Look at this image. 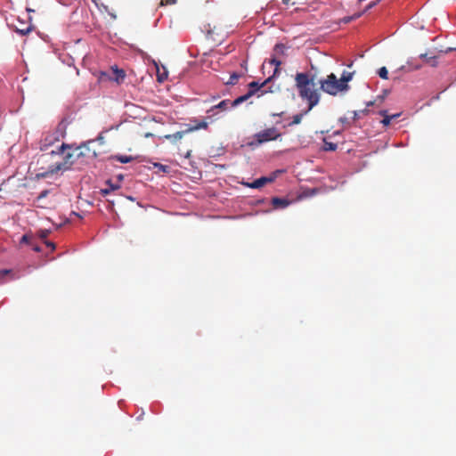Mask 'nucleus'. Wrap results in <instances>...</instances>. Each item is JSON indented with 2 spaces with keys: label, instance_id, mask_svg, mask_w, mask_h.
<instances>
[{
  "label": "nucleus",
  "instance_id": "obj_1",
  "mask_svg": "<svg viewBox=\"0 0 456 456\" xmlns=\"http://www.w3.org/2000/svg\"><path fill=\"white\" fill-rule=\"evenodd\" d=\"M316 73L299 72L296 74L295 82L299 96L308 102V109L299 114L293 116L289 126L297 125L301 122L303 117L307 114L320 102V93L316 88Z\"/></svg>",
  "mask_w": 456,
  "mask_h": 456
},
{
  "label": "nucleus",
  "instance_id": "obj_2",
  "mask_svg": "<svg viewBox=\"0 0 456 456\" xmlns=\"http://www.w3.org/2000/svg\"><path fill=\"white\" fill-rule=\"evenodd\" d=\"M70 149H71L70 145L66 144V143H62L59 147V149H58V153H61V154L64 155L63 162H61V163H58V164L51 166L47 171H44L42 173H37L36 175V177L38 178V179L39 178H45V177H47L50 175L57 173L60 170H62V169L63 170H67V169H69L75 163V161L77 160L76 159V149L72 152H70V151L66 152L65 151L66 150H70Z\"/></svg>",
  "mask_w": 456,
  "mask_h": 456
},
{
  "label": "nucleus",
  "instance_id": "obj_3",
  "mask_svg": "<svg viewBox=\"0 0 456 456\" xmlns=\"http://www.w3.org/2000/svg\"><path fill=\"white\" fill-rule=\"evenodd\" d=\"M281 134L276 127L273 126L255 134L253 135V141L248 142V145L256 147L272 141H276L281 139Z\"/></svg>",
  "mask_w": 456,
  "mask_h": 456
},
{
  "label": "nucleus",
  "instance_id": "obj_4",
  "mask_svg": "<svg viewBox=\"0 0 456 456\" xmlns=\"http://www.w3.org/2000/svg\"><path fill=\"white\" fill-rule=\"evenodd\" d=\"M319 84L322 91L333 96L340 92H345L343 86H340L339 79L334 73H330L325 78L321 79Z\"/></svg>",
  "mask_w": 456,
  "mask_h": 456
},
{
  "label": "nucleus",
  "instance_id": "obj_5",
  "mask_svg": "<svg viewBox=\"0 0 456 456\" xmlns=\"http://www.w3.org/2000/svg\"><path fill=\"white\" fill-rule=\"evenodd\" d=\"M93 142L94 141H89L76 148V159H81V163L88 164L97 158L96 151L90 148V144Z\"/></svg>",
  "mask_w": 456,
  "mask_h": 456
},
{
  "label": "nucleus",
  "instance_id": "obj_6",
  "mask_svg": "<svg viewBox=\"0 0 456 456\" xmlns=\"http://www.w3.org/2000/svg\"><path fill=\"white\" fill-rule=\"evenodd\" d=\"M208 127V124L206 121H200L193 126H190L187 129L183 131H178L172 134H166L164 136L165 139L171 141L172 142H176L177 141L181 140L184 134L200 130V129H207Z\"/></svg>",
  "mask_w": 456,
  "mask_h": 456
},
{
  "label": "nucleus",
  "instance_id": "obj_7",
  "mask_svg": "<svg viewBox=\"0 0 456 456\" xmlns=\"http://www.w3.org/2000/svg\"><path fill=\"white\" fill-rule=\"evenodd\" d=\"M55 141H59V132L55 131L52 134H48L45 136V138L41 141L40 150H46L50 145H52Z\"/></svg>",
  "mask_w": 456,
  "mask_h": 456
},
{
  "label": "nucleus",
  "instance_id": "obj_8",
  "mask_svg": "<svg viewBox=\"0 0 456 456\" xmlns=\"http://www.w3.org/2000/svg\"><path fill=\"white\" fill-rule=\"evenodd\" d=\"M113 72V80L116 81L118 84H121L125 77H126V72L122 69H118L117 66H114L111 68Z\"/></svg>",
  "mask_w": 456,
  "mask_h": 456
},
{
  "label": "nucleus",
  "instance_id": "obj_9",
  "mask_svg": "<svg viewBox=\"0 0 456 456\" xmlns=\"http://www.w3.org/2000/svg\"><path fill=\"white\" fill-rule=\"evenodd\" d=\"M273 180V179L271 177L263 176V177H260V178L255 180L251 183H248V186L249 188L258 189V188L263 187L265 183L272 182Z\"/></svg>",
  "mask_w": 456,
  "mask_h": 456
},
{
  "label": "nucleus",
  "instance_id": "obj_10",
  "mask_svg": "<svg viewBox=\"0 0 456 456\" xmlns=\"http://www.w3.org/2000/svg\"><path fill=\"white\" fill-rule=\"evenodd\" d=\"M253 94H254V91L253 90H248V92L246 94L241 95V96L236 98L234 101H232L231 102V106L232 107H236V106L240 105V103L246 102Z\"/></svg>",
  "mask_w": 456,
  "mask_h": 456
},
{
  "label": "nucleus",
  "instance_id": "obj_11",
  "mask_svg": "<svg viewBox=\"0 0 456 456\" xmlns=\"http://www.w3.org/2000/svg\"><path fill=\"white\" fill-rule=\"evenodd\" d=\"M353 74L349 72H344L339 79L340 86H343L345 91L349 89L348 82L352 79Z\"/></svg>",
  "mask_w": 456,
  "mask_h": 456
},
{
  "label": "nucleus",
  "instance_id": "obj_12",
  "mask_svg": "<svg viewBox=\"0 0 456 456\" xmlns=\"http://www.w3.org/2000/svg\"><path fill=\"white\" fill-rule=\"evenodd\" d=\"M273 79V77H269L267 79H265L262 84H259L256 81H252L248 84L249 90H253L254 94L264 87L265 85H267L271 80Z\"/></svg>",
  "mask_w": 456,
  "mask_h": 456
},
{
  "label": "nucleus",
  "instance_id": "obj_13",
  "mask_svg": "<svg viewBox=\"0 0 456 456\" xmlns=\"http://www.w3.org/2000/svg\"><path fill=\"white\" fill-rule=\"evenodd\" d=\"M231 102L229 100H224L220 102L218 104L213 106L210 110H208V113L213 112L216 109H220L222 110H225L228 109L229 105L231 106Z\"/></svg>",
  "mask_w": 456,
  "mask_h": 456
},
{
  "label": "nucleus",
  "instance_id": "obj_14",
  "mask_svg": "<svg viewBox=\"0 0 456 456\" xmlns=\"http://www.w3.org/2000/svg\"><path fill=\"white\" fill-rule=\"evenodd\" d=\"M272 203L274 208H286L289 205V201L281 198H273Z\"/></svg>",
  "mask_w": 456,
  "mask_h": 456
},
{
  "label": "nucleus",
  "instance_id": "obj_15",
  "mask_svg": "<svg viewBox=\"0 0 456 456\" xmlns=\"http://www.w3.org/2000/svg\"><path fill=\"white\" fill-rule=\"evenodd\" d=\"M419 58L423 59L426 62L430 63L431 66H433V67H436L437 64V62H436L437 56H436V55L428 56V53H421L419 55Z\"/></svg>",
  "mask_w": 456,
  "mask_h": 456
},
{
  "label": "nucleus",
  "instance_id": "obj_16",
  "mask_svg": "<svg viewBox=\"0 0 456 456\" xmlns=\"http://www.w3.org/2000/svg\"><path fill=\"white\" fill-rule=\"evenodd\" d=\"M113 159L118 160L120 163H129L134 159V157L132 156H126V155H115L112 156Z\"/></svg>",
  "mask_w": 456,
  "mask_h": 456
},
{
  "label": "nucleus",
  "instance_id": "obj_17",
  "mask_svg": "<svg viewBox=\"0 0 456 456\" xmlns=\"http://www.w3.org/2000/svg\"><path fill=\"white\" fill-rule=\"evenodd\" d=\"M379 114L381 116H383V119L381 120V123L384 126H387L390 123H391V120H392V118L390 115H388L387 113V110H380L379 111Z\"/></svg>",
  "mask_w": 456,
  "mask_h": 456
},
{
  "label": "nucleus",
  "instance_id": "obj_18",
  "mask_svg": "<svg viewBox=\"0 0 456 456\" xmlns=\"http://www.w3.org/2000/svg\"><path fill=\"white\" fill-rule=\"evenodd\" d=\"M270 64L274 65L275 69L273 74V78L276 77L280 73V66L281 65V61L277 60L276 58H273L270 60Z\"/></svg>",
  "mask_w": 456,
  "mask_h": 456
},
{
  "label": "nucleus",
  "instance_id": "obj_19",
  "mask_svg": "<svg viewBox=\"0 0 456 456\" xmlns=\"http://www.w3.org/2000/svg\"><path fill=\"white\" fill-rule=\"evenodd\" d=\"M337 148H338V145L336 143L331 142H327L326 140H324V144H323L324 151H334L337 150Z\"/></svg>",
  "mask_w": 456,
  "mask_h": 456
},
{
  "label": "nucleus",
  "instance_id": "obj_20",
  "mask_svg": "<svg viewBox=\"0 0 456 456\" xmlns=\"http://www.w3.org/2000/svg\"><path fill=\"white\" fill-rule=\"evenodd\" d=\"M378 74L379 76L383 78V79H387L388 78V71L386 67H381L379 70H378Z\"/></svg>",
  "mask_w": 456,
  "mask_h": 456
},
{
  "label": "nucleus",
  "instance_id": "obj_21",
  "mask_svg": "<svg viewBox=\"0 0 456 456\" xmlns=\"http://www.w3.org/2000/svg\"><path fill=\"white\" fill-rule=\"evenodd\" d=\"M240 77V75L237 73H232L230 77L229 81L226 82L227 85H235Z\"/></svg>",
  "mask_w": 456,
  "mask_h": 456
},
{
  "label": "nucleus",
  "instance_id": "obj_22",
  "mask_svg": "<svg viewBox=\"0 0 456 456\" xmlns=\"http://www.w3.org/2000/svg\"><path fill=\"white\" fill-rule=\"evenodd\" d=\"M31 240H32V237L28 234H24L21 239H20V243L22 244V243H26V244H31Z\"/></svg>",
  "mask_w": 456,
  "mask_h": 456
},
{
  "label": "nucleus",
  "instance_id": "obj_23",
  "mask_svg": "<svg viewBox=\"0 0 456 456\" xmlns=\"http://www.w3.org/2000/svg\"><path fill=\"white\" fill-rule=\"evenodd\" d=\"M175 3H176V0H161L159 5L160 6L171 5V4H175Z\"/></svg>",
  "mask_w": 456,
  "mask_h": 456
},
{
  "label": "nucleus",
  "instance_id": "obj_24",
  "mask_svg": "<svg viewBox=\"0 0 456 456\" xmlns=\"http://www.w3.org/2000/svg\"><path fill=\"white\" fill-rule=\"evenodd\" d=\"M106 186H108L112 191L120 188L118 184H113L110 181L106 183Z\"/></svg>",
  "mask_w": 456,
  "mask_h": 456
},
{
  "label": "nucleus",
  "instance_id": "obj_25",
  "mask_svg": "<svg viewBox=\"0 0 456 456\" xmlns=\"http://www.w3.org/2000/svg\"><path fill=\"white\" fill-rule=\"evenodd\" d=\"M31 31V26H27L24 28V29H17V32H19L20 35H27Z\"/></svg>",
  "mask_w": 456,
  "mask_h": 456
},
{
  "label": "nucleus",
  "instance_id": "obj_26",
  "mask_svg": "<svg viewBox=\"0 0 456 456\" xmlns=\"http://www.w3.org/2000/svg\"><path fill=\"white\" fill-rule=\"evenodd\" d=\"M378 100H379V102H383V100H384V97H383V96H379V97L377 98V100L368 102L366 103V106H367V107H370V106L374 105Z\"/></svg>",
  "mask_w": 456,
  "mask_h": 456
},
{
  "label": "nucleus",
  "instance_id": "obj_27",
  "mask_svg": "<svg viewBox=\"0 0 456 456\" xmlns=\"http://www.w3.org/2000/svg\"><path fill=\"white\" fill-rule=\"evenodd\" d=\"M379 3V0L378 1H374V2H371L367 6H366V9L364 10V12L371 9L372 7L376 6L377 4Z\"/></svg>",
  "mask_w": 456,
  "mask_h": 456
},
{
  "label": "nucleus",
  "instance_id": "obj_28",
  "mask_svg": "<svg viewBox=\"0 0 456 456\" xmlns=\"http://www.w3.org/2000/svg\"><path fill=\"white\" fill-rule=\"evenodd\" d=\"M12 270L10 269H3L0 271V276L4 277V275H7L8 273H11Z\"/></svg>",
  "mask_w": 456,
  "mask_h": 456
},
{
  "label": "nucleus",
  "instance_id": "obj_29",
  "mask_svg": "<svg viewBox=\"0 0 456 456\" xmlns=\"http://www.w3.org/2000/svg\"><path fill=\"white\" fill-rule=\"evenodd\" d=\"M48 192L49 191L47 190H45V191H41L40 194L38 195L37 199L41 200V199L46 197Z\"/></svg>",
  "mask_w": 456,
  "mask_h": 456
},
{
  "label": "nucleus",
  "instance_id": "obj_30",
  "mask_svg": "<svg viewBox=\"0 0 456 456\" xmlns=\"http://www.w3.org/2000/svg\"><path fill=\"white\" fill-rule=\"evenodd\" d=\"M102 191V194H103V195H107V194H109V193H110V191H111V190H110V188L107 186L106 188L102 189V191Z\"/></svg>",
  "mask_w": 456,
  "mask_h": 456
},
{
  "label": "nucleus",
  "instance_id": "obj_31",
  "mask_svg": "<svg viewBox=\"0 0 456 456\" xmlns=\"http://www.w3.org/2000/svg\"><path fill=\"white\" fill-rule=\"evenodd\" d=\"M47 235H48V231L47 230H44V231L40 232V237L41 238L45 239V238L47 237Z\"/></svg>",
  "mask_w": 456,
  "mask_h": 456
},
{
  "label": "nucleus",
  "instance_id": "obj_32",
  "mask_svg": "<svg viewBox=\"0 0 456 456\" xmlns=\"http://www.w3.org/2000/svg\"><path fill=\"white\" fill-rule=\"evenodd\" d=\"M353 20H354V17L348 16V17L344 18V21L346 23L350 22Z\"/></svg>",
  "mask_w": 456,
  "mask_h": 456
},
{
  "label": "nucleus",
  "instance_id": "obj_33",
  "mask_svg": "<svg viewBox=\"0 0 456 456\" xmlns=\"http://www.w3.org/2000/svg\"><path fill=\"white\" fill-rule=\"evenodd\" d=\"M283 48H284L283 45H275V50H279L280 49L281 51H282Z\"/></svg>",
  "mask_w": 456,
  "mask_h": 456
},
{
  "label": "nucleus",
  "instance_id": "obj_34",
  "mask_svg": "<svg viewBox=\"0 0 456 456\" xmlns=\"http://www.w3.org/2000/svg\"><path fill=\"white\" fill-rule=\"evenodd\" d=\"M362 12H358V13H354L352 17H354V20L355 19H358L362 16Z\"/></svg>",
  "mask_w": 456,
  "mask_h": 456
},
{
  "label": "nucleus",
  "instance_id": "obj_35",
  "mask_svg": "<svg viewBox=\"0 0 456 456\" xmlns=\"http://www.w3.org/2000/svg\"><path fill=\"white\" fill-rule=\"evenodd\" d=\"M48 247H51L53 249H54L55 246L53 242H45Z\"/></svg>",
  "mask_w": 456,
  "mask_h": 456
},
{
  "label": "nucleus",
  "instance_id": "obj_36",
  "mask_svg": "<svg viewBox=\"0 0 456 456\" xmlns=\"http://www.w3.org/2000/svg\"><path fill=\"white\" fill-rule=\"evenodd\" d=\"M400 115H401L400 113H396V114H393V115H390V116H391L392 119H394V118H396L400 117Z\"/></svg>",
  "mask_w": 456,
  "mask_h": 456
},
{
  "label": "nucleus",
  "instance_id": "obj_37",
  "mask_svg": "<svg viewBox=\"0 0 456 456\" xmlns=\"http://www.w3.org/2000/svg\"><path fill=\"white\" fill-rule=\"evenodd\" d=\"M152 136H153V134H151V133H146V134H144V137H145V138H149V137H152Z\"/></svg>",
  "mask_w": 456,
  "mask_h": 456
},
{
  "label": "nucleus",
  "instance_id": "obj_38",
  "mask_svg": "<svg viewBox=\"0 0 456 456\" xmlns=\"http://www.w3.org/2000/svg\"><path fill=\"white\" fill-rule=\"evenodd\" d=\"M33 250L39 252L41 249L38 246H33Z\"/></svg>",
  "mask_w": 456,
  "mask_h": 456
},
{
  "label": "nucleus",
  "instance_id": "obj_39",
  "mask_svg": "<svg viewBox=\"0 0 456 456\" xmlns=\"http://www.w3.org/2000/svg\"><path fill=\"white\" fill-rule=\"evenodd\" d=\"M354 118L356 119L358 118V112L357 111H354Z\"/></svg>",
  "mask_w": 456,
  "mask_h": 456
},
{
  "label": "nucleus",
  "instance_id": "obj_40",
  "mask_svg": "<svg viewBox=\"0 0 456 456\" xmlns=\"http://www.w3.org/2000/svg\"><path fill=\"white\" fill-rule=\"evenodd\" d=\"M281 115H282V112L281 113H274V114H273V117H276V116L281 117Z\"/></svg>",
  "mask_w": 456,
  "mask_h": 456
},
{
  "label": "nucleus",
  "instance_id": "obj_41",
  "mask_svg": "<svg viewBox=\"0 0 456 456\" xmlns=\"http://www.w3.org/2000/svg\"><path fill=\"white\" fill-rule=\"evenodd\" d=\"M420 68H421V66H420V65H417V66L413 67V68H412V69H420Z\"/></svg>",
  "mask_w": 456,
  "mask_h": 456
},
{
  "label": "nucleus",
  "instance_id": "obj_42",
  "mask_svg": "<svg viewBox=\"0 0 456 456\" xmlns=\"http://www.w3.org/2000/svg\"><path fill=\"white\" fill-rule=\"evenodd\" d=\"M190 156H191V151H187L185 158H190Z\"/></svg>",
  "mask_w": 456,
  "mask_h": 456
},
{
  "label": "nucleus",
  "instance_id": "obj_43",
  "mask_svg": "<svg viewBox=\"0 0 456 456\" xmlns=\"http://www.w3.org/2000/svg\"><path fill=\"white\" fill-rule=\"evenodd\" d=\"M158 79H159V81H160V82H161V81H163V77H162L161 76H159V75L158 76Z\"/></svg>",
  "mask_w": 456,
  "mask_h": 456
},
{
  "label": "nucleus",
  "instance_id": "obj_44",
  "mask_svg": "<svg viewBox=\"0 0 456 456\" xmlns=\"http://www.w3.org/2000/svg\"><path fill=\"white\" fill-rule=\"evenodd\" d=\"M369 112V110L367 109H365L364 110H362V113L364 114H367Z\"/></svg>",
  "mask_w": 456,
  "mask_h": 456
},
{
  "label": "nucleus",
  "instance_id": "obj_45",
  "mask_svg": "<svg viewBox=\"0 0 456 456\" xmlns=\"http://www.w3.org/2000/svg\"><path fill=\"white\" fill-rule=\"evenodd\" d=\"M98 140L102 141V140H103V137H102V135H100V136L98 137Z\"/></svg>",
  "mask_w": 456,
  "mask_h": 456
},
{
  "label": "nucleus",
  "instance_id": "obj_46",
  "mask_svg": "<svg viewBox=\"0 0 456 456\" xmlns=\"http://www.w3.org/2000/svg\"><path fill=\"white\" fill-rule=\"evenodd\" d=\"M315 68L313 64H311V70H314Z\"/></svg>",
  "mask_w": 456,
  "mask_h": 456
}]
</instances>
